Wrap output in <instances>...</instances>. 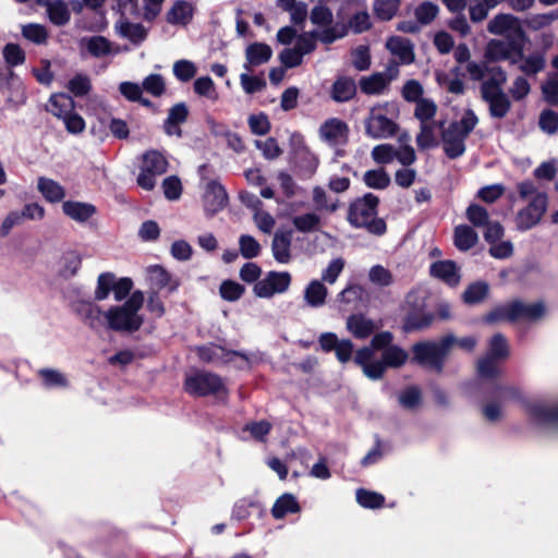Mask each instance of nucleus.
<instances>
[{
	"instance_id": "nucleus-1",
	"label": "nucleus",
	"mask_w": 558,
	"mask_h": 558,
	"mask_svg": "<svg viewBox=\"0 0 558 558\" xmlns=\"http://www.w3.org/2000/svg\"><path fill=\"white\" fill-rule=\"evenodd\" d=\"M390 331L373 336L371 345L362 347L355 352L354 362L371 380L381 379L387 368H400L409 360V353L401 347L392 344Z\"/></svg>"
},
{
	"instance_id": "nucleus-2",
	"label": "nucleus",
	"mask_w": 558,
	"mask_h": 558,
	"mask_svg": "<svg viewBox=\"0 0 558 558\" xmlns=\"http://www.w3.org/2000/svg\"><path fill=\"white\" fill-rule=\"evenodd\" d=\"M143 303V292L135 291L122 305L109 307L105 313L107 328L125 332L138 330L144 323V318L138 314Z\"/></svg>"
},
{
	"instance_id": "nucleus-3",
	"label": "nucleus",
	"mask_w": 558,
	"mask_h": 558,
	"mask_svg": "<svg viewBox=\"0 0 558 558\" xmlns=\"http://www.w3.org/2000/svg\"><path fill=\"white\" fill-rule=\"evenodd\" d=\"M378 197L367 193L354 201L349 208L348 220L356 228H365L369 233L381 235L386 232V223L377 218Z\"/></svg>"
},
{
	"instance_id": "nucleus-4",
	"label": "nucleus",
	"mask_w": 558,
	"mask_h": 558,
	"mask_svg": "<svg viewBox=\"0 0 558 558\" xmlns=\"http://www.w3.org/2000/svg\"><path fill=\"white\" fill-rule=\"evenodd\" d=\"M456 337L448 335L439 342L423 341L412 347L413 361L417 364L435 372H440L446 356L453 347Z\"/></svg>"
},
{
	"instance_id": "nucleus-5",
	"label": "nucleus",
	"mask_w": 558,
	"mask_h": 558,
	"mask_svg": "<svg viewBox=\"0 0 558 558\" xmlns=\"http://www.w3.org/2000/svg\"><path fill=\"white\" fill-rule=\"evenodd\" d=\"M398 112V107L393 102L372 107L365 120L366 134L375 140L393 136L398 131V124L395 121Z\"/></svg>"
},
{
	"instance_id": "nucleus-6",
	"label": "nucleus",
	"mask_w": 558,
	"mask_h": 558,
	"mask_svg": "<svg viewBox=\"0 0 558 558\" xmlns=\"http://www.w3.org/2000/svg\"><path fill=\"white\" fill-rule=\"evenodd\" d=\"M545 313L546 308L544 304L541 302L525 304L521 301H513L509 304L501 305L493 310L485 316V322H536L541 319L545 315Z\"/></svg>"
},
{
	"instance_id": "nucleus-7",
	"label": "nucleus",
	"mask_w": 558,
	"mask_h": 558,
	"mask_svg": "<svg viewBox=\"0 0 558 558\" xmlns=\"http://www.w3.org/2000/svg\"><path fill=\"white\" fill-rule=\"evenodd\" d=\"M510 355V348L506 338L496 333L488 342L487 355L478 361L477 371L483 377H492L498 373L497 361L508 359Z\"/></svg>"
},
{
	"instance_id": "nucleus-8",
	"label": "nucleus",
	"mask_w": 558,
	"mask_h": 558,
	"mask_svg": "<svg viewBox=\"0 0 558 558\" xmlns=\"http://www.w3.org/2000/svg\"><path fill=\"white\" fill-rule=\"evenodd\" d=\"M291 281L292 277L288 271H268L263 279L255 282L253 293L259 299H271L276 294L286 293Z\"/></svg>"
},
{
	"instance_id": "nucleus-9",
	"label": "nucleus",
	"mask_w": 558,
	"mask_h": 558,
	"mask_svg": "<svg viewBox=\"0 0 558 558\" xmlns=\"http://www.w3.org/2000/svg\"><path fill=\"white\" fill-rule=\"evenodd\" d=\"M185 390L194 396H226L227 390L221 378L210 373H197L185 380Z\"/></svg>"
},
{
	"instance_id": "nucleus-10",
	"label": "nucleus",
	"mask_w": 558,
	"mask_h": 558,
	"mask_svg": "<svg viewBox=\"0 0 558 558\" xmlns=\"http://www.w3.org/2000/svg\"><path fill=\"white\" fill-rule=\"evenodd\" d=\"M487 31L493 35L505 36L508 40L517 41L525 37L520 19L507 13L495 15L488 22Z\"/></svg>"
},
{
	"instance_id": "nucleus-11",
	"label": "nucleus",
	"mask_w": 558,
	"mask_h": 558,
	"mask_svg": "<svg viewBox=\"0 0 558 558\" xmlns=\"http://www.w3.org/2000/svg\"><path fill=\"white\" fill-rule=\"evenodd\" d=\"M547 208V196L544 193H537L533 196L530 204L521 209L515 217V226L521 231H526L535 227L542 219Z\"/></svg>"
},
{
	"instance_id": "nucleus-12",
	"label": "nucleus",
	"mask_w": 558,
	"mask_h": 558,
	"mask_svg": "<svg viewBox=\"0 0 558 558\" xmlns=\"http://www.w3.org/2000/svg\"><path fill=\"white\" fill-rule=\"evenodd\" d=\"M349 125L339 118L325 120L318 129V137L330 147H340L348 143Z\"/></svg>"
},
{
	"instance_id": "nucleus-13",
	"label": "nucleus",
	"mask_w": 558,
	"mask_h": 558,
	"mask_svg": "<svg viewBox=\"0 0 558 558\" xmlns=\"http://www.w3.org/2000/svg\"><path fill=\"white\" fill-rule=\"evenodd\" d=\"M519 47L514 40L490 39L485 47L484 57L489 62L509 61L517 64Z\"/></svg>"
},
{
	"instance_id": "nucleus-14",
	"label": "nucleus",
	"mask_w": 558,
	"mask_h": 558,
	"mask_svg": "<svg viewBox=\"0 0 558 558\" xmlns=\"http://www.w3.org/2000/svg\"><path fill=\"white\" fill-rule=\"evenodd\" d=\"M482 97L489 105L490 114L495 118H504L509 109L510 101L502 88L493 84H482Z\"/></svg>"
},
{
	"instance_id": "nucleus-15",
	"label": "nucleus",
	"mask_w": 558,
	"mask_h": 558,
	"mask_svg": "<svg viewBox=\"0 0 558 558\" xmlns=\"http://www.w3.org/2000/svg\"><path fill=\"white\" fill-rule=\"evenodd\" d=\"M228 203V194L225 187L217 181H210L206 184L203 205L208 216H213L225 208Z\"/></svg>"
},
{
	"instance_id": "nucleus-16",
	"label": "nucleus",
	"mask_w": 558,
	"mask_h": 558,
	"mask_svg": "<svg viewBox=\"0 0 558 558\" xmlns=\"http://www.w3.org/2000/svg\"><path fill=\"white\" fill-rule=\"evenodd\" d=\"M74 311L77 316L90 329L98 330L101 327H107L105 313L97 304L88 301L77 302L74 305Z\"/></svg>"
},
{
	"instance_id": "nucleus-17",
	"label": "nucleus",
	"mask_w": 558,
	"mask_h": 558,
	"mask_svg": "<svg viewBox=\"0 0 558 558\" xmlns=\"http://www.w3.org/2000/svg\"><path fill=\"white\" fill-rule=\"evenodd\" d=\"M146 279L154 292L162 289L173 292L179 286L178 281L165 268L158 265L146 268Z\"/></svg>"
},
{
	"instance_id": "nucleus-18",
	"label": "nucleus",
	"mask_w": 558,
	"mask_h": 558,
	"mask_svg": "<svg viewBox=\"0 0 558 558\" xmlns=\"http://www.w3.org/2000/svg\"><path fill=\"white\" fill-rule=\"evenodd\" d=\"M530 418L539 425H558V405L532 402L526 405Z\"/></svg>"
},
{
	"instance_id": "nucleus-19",
	"label": "nucleus",
	"mask_w": 558,
	"mask_h": 558,
	"mask_svg": "<svg viewBox=\"0 0 558 558\" xmlns=\"http://www.w3.org/2000/svg\"><path fill=\"white\" fill-rule=\"evenodd\" d=\"M468 136L458 130V125H449L442 133V144L446 155L458 158L465 151L464 141Z\"/></svg>"
},
{
	"instance_id": "nucleus-20",
	"label": "nucleus",
	"mask_w": 558,
	"mask_h": 558,
	"mask_svg": "<svg viewBox=\"0 0 558 558\" xmlns=\"http://www.w3.org/2000/svg\"><path fill=\"white\" fill-rule=\"evenodd\" d=\"M429 274L449 286H457L461 279L459 267L452 260L434 262L429 266Z\"/></svg>"
},
{
	"instance_id": "nucleus-21",
	"label": "nucleus",
	"mask_w": 558,
	"mask_h": 558,
	"mask_svg": "<svg viewBox=\"0 0 558 558\" xmlns=\"http://www.w3.org/2000/svg\"><path fill=\"white\" fill-rule=\"evenodd\" d=\"M347 330L356 339H366L377 329L375 322L363 314H352L345 322Z\"/></svg>"
},
{
	"instance_id": "nucleus-22",
	"label": "nucleus",
	"mask_w": 558,
	"mask_h": 558,
	"mask_svg": "<svg viewBox=\"0 0 558 558\" xmlns=\"http://www.w3.org/2000/svg\"><path fill=\"white\" fill-rule=\"evenodd\" d=\"M62 210L70 219L81 223L86 222L97 213L93 204L77 201L63 202Z\"/></svg>"
},
{
	"instance_id": "nucleus-23",
	"label": "nucleus",
	"mask_w": 558,
	"mask_h": 558,
	"mask_svg": "<svg viewBox=\"0 0 558 558\" xmlns=\"http://www.w3.org/2000/svg\"><path fill=\"white\" fill-rule=\"evenodd\" d=\"M386 48L403 64L414 61L413 44L407 38L392 36L387 40Z\"/></svg>"
},
{
	"instance_id": "nucleus-24",
	"label": "nucleus",
	"mask_w": 558,
	"mask_h": 558,
	"mask_svg": "<svg viewBox=\"0 0 558 558\" xmlns=\"http://www.w3.org/2000/svg\"><path fill=\"white\" fill-rule=\"evenodd\" d=\"M194 5L185 0L175 1L167 12L166 19L172 25H187L194 15Z\"/></svg>"
},
{
	"instance_id": "nucleus-25",
	"label": "nucleus",
	"mask_w": 558,
	"mask_h": 558,
	"mask_svg": "<svg viewBox=\"0 0 558 558\" xmlns=\"http://www.w3.org/2000/svg\"><path fill=\"white\" fill-rule=\"evenodd\" d=\"M272 56L271 48L264 43H254L247 46L245 50L244 68L246 71H251L252 68L267 63Z\"/></svg>"
},
{
	"instance_id": "nucleus-26",
	"label": "nucleus",
	"mask_w": 558,
	"mask_h": 558,
	"mask_svg": "<svg viewBox=\"0 0 558 558\" xmlns=\"http://www.w3.org/2000/svg\"><path fill=\"white\" fill-rule=\"evenodd\" d=\"M82 265V256L76 251L64 252L58 260L57 272L63 279L74 277Z\"/></svg>"
},
{
	"instance_id": "nucleus-27",
	"label": "nucleus",
	"mask_w": 558,
	"mask_h": 558,
	"mask_svg": "<svg viewBox=\"0 0 558 558\" xmlns=\"http://www.w3.org/2000/svg\"><path fill=\"white\" fill-rule=\"evenodd\" d=\"M328 289L318 279L311 280L304 289L303 298L305 303L314 308L322 307L326 303Z\"/></svg>"
},
{
	"instance_id": "nucleus-28",
	"label": "nucleus",
	"mask_w": 558,
	"mask_h": 558,
	"mask_svg": "<svg viewBox=\"0 0 558 558\" xmlns=\"http://www.w3.org/2000/svg\"><path fill=\"white\" fill-rule=\"evenodd\" d=\"M433 320L434 315L432 313H427L424 310H412L408 311L402 328L405 332L423 330L428 328Z\"/></svg>"
},
{
	"instance_id": "nucleus-29",
	"label": "nucleus",
	"mask_w": 558,
	"mask_h": 558,
	"mask_svg": "<svg viewBox=\"0 0 558 558\" xmlns=\"http://www.w3.org/2000/svg\"><path fill=\"white\" fill-rule=\"evenodd\" d=\"M274 258L280 264L291 260V234L289 232H276L271 243Z\"/></svg>"
},
{
	"instance_id": "nucleus-30",
	"label": "nucleus",
	"mask_w": 558,
	"mask_h": 558,
	"mask_svg": "<svg viewBox=\"0 0 558 558\" xmlns=\"http://www.w3.org/2000/svg\"><path fill=\"white\" fill-rule=\"evenodd\" d=\"M46 108L56 118L62 120L75 109V104L72 97L60 93L50 97Z\"/></svg>"
},
{
	"instance_id": "nucleus-31",
	"label": "nucleus",
	"mask_w": 558,
	"mask_h": 558,
	"mask_svg": "<svg viewBox=\"0 0 558 558\" xmlns=\"http://www.w3.org/2000/svg\"><path fill=\"white\" fill-rule=\"evenodd\" d=\"M37 189L47 202L58 203L65 197L64 187L57 181L40 177L37 182Z\"/></svg>"
},
{
	"instance_id": "nucleus-32",
	"label": "nucleus",
	"mask_w": 558,
	"mask_h": 558,
	"mask_svg": "<svg viewBox=\"0 0 558 558\" xmlns=\"http://www.w3.org/2000/svg\"><path fill=\"white\" fill-rule=\"evenodd\" d=\"M189 114V110L185 104L180 102L174 105L165 121V131L168 135H180L179 124L183 123Z\"/></svg>"
},
{
	"instance_id": "nucleus-33",
	"label": "nucleus",
	"mask_w": 558,
	"mask_h": 558,
	"mask_svg": "<svg viewBox=\"0 0 558 558\" xmlns=\"http://www.w3.org/2000/svg\"><path fill=\"white\" fill-rule=\"evenodd\" d=\"M117 33L132 41L133 44H141L147 37L146 28L138 23H130L128 21H120L116 24Z\"/></svg>"
},
{
	"instance_id": "nucleus-34",
	"label": "nucleus",
	"mask_w": 558,
	"mask_h": 558,
	"mask_svg": "<svg viewBox=\"0 0 558 558\" xmlns=\"http://www.w3.org/2000/svg\"><path fill=\"white\" fill-rule=\"evenodd\" d=\"M515 57L518 58L519 69L525 74H536L544 69L545 60L542 54L533 53L524 57L522 47L518 48Z\"/></svg>"
},
{
	"instance_id": "nucleus-35",
	"label": "nucleus",
	"mask_w": 558,
	"mask_h": 558,
	"mask_svg": "<svg viewBox=\"0 0 558 558\" xmlns=\"http://www.w3.org/2000/svg\"><path fill=\"white\" fill-rule=\"evenodd\" d=\"M390 80L383 73H374L364 76L360 81V88L366 95L381 94L388 86Z\"/></svg>"
},
{
	"instance_id": "nucleus-36",
	"label": "nucleus",
	"mask_w": 558,
	"mask_h": 558,
	"mask_svg": "<svg viewBox=\"0 0 558 558\" xmlns=\"http://www.w3.org/2000/svg\"><path fill=\"white\" fill-rule=\"evenodd\" d=\"M300 510L296 498L292 494H283L275 501L271 513L276 519H282L288 513H298Z\"/></svg>"
},
{
	"instance_id": "nucleus-37",
	"label": "nucleus",
	"mask_w": 558,
	"mask_h": 558,
	"mask_svg": "<svg viewBox=\"0 0 558 558\" xmlns=\"http://www.w3.org/2000/svg\"><path fill=\"white\" fill-rule=\"evenodd\" d=\"M454 245L460 251L472 248L478 241L477 233L466 225L457 226L454 229Z\"/></svg>"
},
{
	"instance_id": "nucleus-38",
	"label": "nucleus",
	"mask_w": 558,
	"mask_h": 558,
	"mask_svg": "<svg viewBox=\"0 0 558 558\" xmlns=\"http://www.w3.org/2000/svg\"><path fill=\"white\" fill-rule=\"evenodd\" d=\"M355 92L356 86L353 80L340 77L332 85L331 97L335 101L343 102L353 98Z\"/></svg>"
},
{
	"instance_id": "nucleus-39",
	"label": "nucleus",
	"mask_w": 558,
	"mask_h": 558,
	"mask_svg": "<svg viewBox=\"0 0 558 558\" xmlns=\"http://www.w3.org/2000/svg\"><path fill=\"white\" fill-rule=\"evenodd\" d=\"M442 126V123L427 122L421 123V131L416 136V144L421 149H427L437 145L436 129Z\"/></svg>"
},
{
	"instance_id": "nucleus-40",
	"label": "nucleus",
	"mask_w": 558,
	"mask_h": 558,
	"mask_svg": "<svg viewBox=\"0 0 558 558\" xmlns=\"http://www.w3.org/2000/svg\"><path fill=\"white\" fill-rule=\"evenodd\" d=\"M47 13L50 22L58 26L65 25L71 17L68 4L62 0L48 2Z\"/></svg>"
},
{
	"instance_id": "nucleus-41",
	"label": "nucleus",
	"mask_w": 558,
	"mask_h": 558,
	"mask_svg": "<svg viewBox=\"0 0 558 558\" xmlns=\"http://www.w3.org/2000/svg\"><path fill=\"white\" fill-rule=\"evenodd\" d=\"M81 46L96 58L107 56L111 52L110 43L102 36L83 38Z\"/></svg>"
},
{
	"instance_id": "nucleus-42",
	"label": "nucleus",
	"mask_w": 558,
	"mask_h": 558,
	"mask_svg": "<svg viewBox=\"0 0 558 558\" xmlns=\"http://www.w3.org/2000/svg\"><path fill=\"white\" fill-rule=\"evenodd\" d=\"M167 167L168 162L159 151L150 150L143 156L142 168H144V171L161 175L167 171Z\"/></svg>"
},
{
	"instance_id": "nucleus-43",
	"label": "nucleus",
	"mask_w": 558,
	"mask_h": 558,
	"mask_svg": "<svg viewBox=\"0 0 558 558\" xmlns=\"http://www.w3.org/2000/svg\"><path fill=\"white\" fill-rule=\"evenodd\" d=\"M193 88L199 97L207 98L216 102L219 99V93L214 81L209 76H201L194 81Z\"/></svg>"
},
{
	"instance_id": "nucleus-44",
	"label": "nucleus",
	"mask_w": 558,
	"mask_h": 558,
	"mask_svg": "<svg viewBox=\"0 0 558 558\" xmlns=\"http://www.w3.org/2000/svg\"><path fill=\"white\" fill-rule=\"evenodd\" d=\"M437 112V105L427 98L416 102L414 116L421 123L435 122L434 118Z\"/></svg>"
},
{
	"instance_id": "nucleus-45",
	"label": "nucleus",
	"mask_w": 558,
	"mask_h": 558,
	"mask_svg": "<svg viewBox=\"0 0 558 558\" xmlns=\"http://www.w3.org/2000/svg\"><path fill=\"white\" fill-rule=\"evenodd\" d=\"M294 228L300 232H314L319 229L320 218L318 215L307 213L304 215L295 216L292 219Z\"/></svg>"
},
{
	"instance_id": "nucleus-46",
	"label": "nucleus",
	"mask_w": 558,
	"mask_h": 558,
	"mask_svg": "<svg viewBox=\"0 0 558 558\" xmlns=\"http://www.w3.org/2000/svg\"><path fill=\"white\" fill-rule=\"evenodd\" d=\"M363 180L368 187L376 190L386 189L390 183V177L384 169L366 171Z\"/></svg>"
},
{
	"instance_id": "nucleus-47",
	"label": "nucleus",
	"mask_w": 558,
	"mask_h": 558,
	"mask_svg": "<svg viewBox=\"0 0 558 558\" xmlns=\"http://www.w3.org/2000/svg\"><path fill=\"white\" fill-rule=\"evenodd\" d=\"M400 0H375L374 11L378 19L383 21L391 20L398 12Z\"/></svg>"
},
{
	"instance_id": "nucleus-48",
	"label": "nucleus",
	"mask_w": 558,
	"mask_h": 558,
	"mask_svg": "<svg viewBox=\"0 0 558 558\" xmlns=\"http://www.w3.org/2000/svg\"><path fill=\"white\" fill-rule=\"evenodd\" d=\"M114 275L112 272H102L97 278L94 298L96 301L106 300L112 292Z\"/></svg>"
},
{
	"instance_id": "nucleus-49",
	"label": "nucleus",
	"mask_w": 558,
	"mask_h": 558,
	"mask_svg": "<svg viewBox=\"0 0 558 558\" xmlns=\"http://www.w3.org/2000/svg\"><path fill=\"white\" fill-rule=\"evenodd\" d=\"M22 35L24 36V38L36 45H43L48 39V32L46 27L37 23L23 25Z\"/></svg>"
},
{
	"instance_id": "nucleus-50",
	"label": "nucleus",
	"mask_w": 558,
	"mask_h": 558,
	"mask_svg": "<svg viewBox=\"0 0 558 558\" xmlns=\"http://www.w3.org/2000/svg\"><path fill=\"white\" fill-rule=\"evenodd\" d=\"M356 501L364 508L375 509L384 505L385 498L376 492L360 488L356 490Z\"/></svg>"
},
{
	"instance_id": "nucleus-51",
	"label": "nucleus",
	"mask_w": 558,
	"mask_h": 558,
	"mask_svg": "<svg viewBox=\"0 0 558 558\" xmlns=\"http://www.w3.org/2000/svg\"><path fill=\"white\" fill-rule=\"evenodd\" d=\"M488 293V284L485 282H475L470 284L463 293V301L466 304H476L482 302Z\"/></svg>"
},
{
	"instance_id": "nucleus-52",
	"label": "nucleus",
	"mask_w": 558,
	"mask_h": 558,
	"mask_svg": "<svg viewBox=\"0 0 558 558\" xmlns=\"http://www.w3.org/2000/svg\"><path fill=\"white\" fill-rule=\"evenodd\" d=\"M172 71L179 81L187 82L195 76L197 68L194 62L182 59L173 63Z\"/></svg>"
},
{
	"instance_id": "nucleus-53",
	"label": "nucleus",
	"mask_w": 558,
	"mask_h": 558,
	"mask_svg": "<svg viewBox=\"0 0 558 558\" xmlns=\"http://www.w3.org/2000/svg\"><path fill=\"white\" fill-rule=\"evenodd\" d=\"M427 300V291L424 288L417 287L412 289L405 296V307L408 311L425 310Z\"/></svg>"
},
{
	"instance_id": "nucleus-54",
	"label": "nucleus",
	"mask_w": 558,
	"mask_h": 558,
	"mask_svg": "<svg viewBox=\"0 0 558 558\" xmlns=\"http://www.w3.org/2000/svg\"><path fill=\"white\" fill-rule=\"evenodd\" d=\"M142 88L154 97H160L166 90V83L160 74H149L143 80Z\"/></svg>"
},
{
	"instance_id": "nucleus-55",
	"label": "nucleus",
	"mask_w": 558,
	"mask_h": 558,
	"mask_svg": "<svg viewBox=\"0 0 558 558\" xmlns=\"http://www.w3.org/2000/svg\"><path fill=\"white\" fill-rule=\"evenodd\" d=\"M240 253L244 258L257 257L260 253V244L252 235L243 234L239 239Z\"/></svg>"
},
{
	"instance_id": "nucleus-56",
	"label": "nucleus",
	"mask_w": 558,
	"mask_h": 558,
	"mask_svg": "<svg viewBox=\"0 0 558 558\" xmlns=\"http://www.w3.org/2000/svg\"><path fill=\"white\" fill-rule=\"evenodd\" d=\"M557 15L554 13L532 14L524 20V25L531 31H541L548 27Z\"/></svg>"
},
{
	"instance_id": "nucleus-57",
	"label": "nucleus",
	"mask_w": 558,
	"mask_h": 558,
	"mask_svg": "<svg viewBox=\"0 0 558 558\" xmlns=\"http://www.w3.org/2000/svg\"><path fill=\"white\" fill-rule=\"evenodd\" d=\"M240 84L246 94H255L262 92L266 87V81L262 76L242 73L240 75Z\"/></svg>"
},
{
	"instance_id": "nucleus-58",
	"label": "nucleus",
	"mask_w": 558,
	"mask_h": 558,
	"mask_svg": "<svg viewBox=\"0 0 558 558\" xmlns=\"http://www.w3.org/2000/svg\"><path fill=\"white\" fill-rule=\"evenodd\" d=\"M369 281L379 287H387L393 282V277L390 270L381 265L373 266L368 271Z\"/></svg>"
},
{
	"instance_id": "nucleus-59",
	"label": "nucleus",
	"mask_w": 558,
	"mask_h": 558,
	"mask_svg": "<svg viewBox=\"0 0 558 558\" xmlns=\"http://www.w3.org/2000/svg\"><path fill=\"white\" fill-rule=\"evenodd\" d=\"M344 259L341 257L332 259L322 272L323 282L333 284L344 268Z\"/></svg>"
},
{
	"instance_id": "nucleus-60",
	"label": "nucleus",
	"mask_w": 558,
	"mask_h": 558,
	"mask_svg": "<svg viewBox=\"0 0 558 558\" xmlns=\"http://www.w3.org/2000/svg\"><path fill=\"white\" fill-rule=\"evenodd\" d=\"M244 291L245 289L242 284L232 280H226L220 286L221 298L229 302L239 300L243 295Z\"/></svg>"
},
{
	"instance_id": "nucleus-61",
	"label": "nucleus",
	"mask_w": 558,
	"mask_h": 558,
	"mask_svg": "<svg viewBox=\"0 0 558 558\" xmlns=\"http://www.w3.org/2000/svg\"><path fill=\"white\" fill-rule=\"evenodd\" d=\"M436 80L439 86L452 94L459 95L464 90L462 81L457 76H451L450 74L439 72L436 74Z\"/></svg>"
},
{
	"instance_id": "nucleus-62",
	"label": "nucleus",
	"mask_w": 558,
	"mask_h": 558,
	"mask_svg": "<svg viewBox=\"0 0 558 558\" xmlns=\"http://www.w3.org/2000/svg\"><path fill=\"white\" fill-rule=\"evenodd\" d=\"M396 148L390 144H379L372 149V158L376 163L386 165L395 159Z\"/></svg>"
},
{
	"instance_id": "nucleus-63",
	"label": "nucleus",
	"mask_w": 558,
	"mask_h": 558,
	"mask_svg": "<svg viewBox=\"0 0 558 558\" xmlns=\"http://www.w3.org/2000/svg\"><path fill=\"white\" fill-rule=\"evenodd\" d=\"M253 220L258 230L266 234L271 233L276 225L275 218L264 209H257L253 214Z\"/></svg>"
},
{
	"instance_id": "nucleus-64",
	"label": "nucleus",
	"mask_w": 558,
	"mask_h": 558,
	"mask_svg": "<svg viewBox=\"0 0 558 558\" xmlns=\"http://www.w3.org/2000/svg\"><path fill=\"white\" fill-rule=\"evenodd\" d=\"M438 14V7L433 2H423L415 10V16L421 24L430 23Z\"/></svg>"
}]
</instances>
